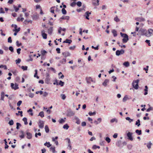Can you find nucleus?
<instances>
[{"mask_svg":"<svg viewBox=\"0 0 153 153\" xmlns=\"http://www.w3.org/2000/svg\"><path fill=\"white\" fill-rule=\"evenodd\" d=\"M59 78H60L61 79H63L64 77V76L62 74V72H60L59 73Z\"/></svg>","mask_w":153,"mask_h":153,"instance_id":"32","label":"nucleus"},{"mask_svg":"<svg viewBox=\"0 0 153 153\" xmlns=\"http://www.w3.org/2000/svg\"><path fill=\"white\" fill-rule=\"evenodd\" d=\"M135 20L139 22L144 21H145V19L142 17L136 18L135 19Z\"/></svg>","mask_w":153,"mask_h":153,"instance_id":"12","label":"nucleus"},{"mask_svg":"<svg viewBox=\"0 0 153 153\" xmlns=\"http://www.w3.org/2000/svg\"><path fill=\"white\" fill-rule=\"evenodd\" d=\"M22 120L24 122V124L25 125H26L28 124V122H27V119L26 117H24Z\"/></svg>","mask_w":153,"mask_h":153,"instance_id":"27","label":"nucleus"},{"mask_svg":"<svg viewBox=\"0 0 153 153\" xmlns=\"http://www.w3.org/2000/svg\"><path fill=\"white\" fill-rule=\"evenodd\" d=\"M74 114V113L72 111H69L68 113V115L70 116H73Z\"/></svg>","mask_w":153,"mask_h":153,"instance_id":"26","label":"nucleus"},{"mask_svg":"<svg viewBox=\"0 0 153 153\" xmlns=\"http://www.w3.org/2000/svg\"><path fill=\"white\" fill-rule=\"evenodd\" d=\"M21 68L23 71H25L27 70V67L22 66L21 67Z\"/></svg>","mask_w":153,"mask_h":153,"instance_id":"48","label":"nucleus"},{"mask_svg":"<svg viewBox=\"0 0 153 153\" xmlns=\"http://www.w3.org/2000/svg\"><path fill=\"white\" fill-rule=\"evenodd\" d=\"M60 19H67L68 20L69 19V17L68 16H62Z\"/></svg>","mask_w":153,"mask_h":153,"instance_id":"20","label":"nucleus"},{"mask_svg":"<svg viewBox=\"0 0 153 153\" xmlns=\"http://www.w3.org/2000/svg\"><path fill=\"white\" fill-rule=\"evenodd\" d=\"M11 87L12 89L16 90L19 88L18 85L17 84L15 83L14 84L13 83H11Z\"/></svg>","mask_w":153,"mask_h":153,"instance_id":"6","label":"nucleus"},{"mask_svg":"<svg viewBox=\"0 0 153 153\" xmlns=\"http://www.w3.org/2000/svg\"><path fill=\"white\" fill-rule=\"evenodd\" d=\"M8 123L10 125H12L13 124V121L12 120H10L9 122Z\"/></svg>","mask_w":153,"mask_h":153,"instance_id":"62","label":"nucleus"},{"mask_svg":"<svg viewBox=\"0 0 153 153\" xmlns=\"http://www.w3.org/2000/svg\"><path fill=\"white\" fill-rule=\"evenodd\" d=\"M76 4V3L75 2H73L71 3L70 5L72 7H74Z\"/></svg>","mask_w":153,"mask_h":153,"instance_id":"57","label":"nucleus"},{"mask_svg":"<svg viewBox=\"0 0 153 153\" xmlns=\"http://www.w3.org/2000/svg\"><path fill=\"white\" fill-rule=\"evenodd\" d=\"M66 118H65L64 119L62 118L61 119H60L59 121V122L60 123L62 124L63 123H64L65 122V119Z\"/></svg>","mask_w":153,"mask_h":153,"instance_id":"33","label":"nucleus"},{"mask_svg":"<svg viewBox=\"0 0 153 153\" xmlns=\"http://www.w3.org/2000/svg\"><path fill=\"white\" fill-rule=\"evenodd\" d=\"M109 80L108 79H105L102 83V85L105 86H106L107 85V84L109 82Z\"/></svg>","mask_w":153,"mask_h":153,"instance_id":"17","label":"nucleus"},{"mask_svg":"<svg viewBox=\"0 0 153 153\" xmlns=\"http://www.w3.org/2000/svg\"><path fill=\"white\" fill-rule=\"evenodd\" d=\"M44 122L43 121L39 120V127L40 128H43L44 126Z\"/></svg>","mask_w":153,"mask_h":153,"instance_id":"9","label":"nucleus"},{"mask_svg":"<svg viewBox=\"0 0 153 153\" xmlns=\"http://www.w3.org/2000/svg\"><path fill=\"white\" fill-rule=\"evenodd\" d=\"M8 42L11 43L12 42V40L11 37H9L8 39Z\"/></svg>","mask_w":153,"mask_h":153,"instance_id":"58","label":"nucleus"},{"mask_svg":"<svg viewBox=\"0 0 153 153\" xmlns=\"http://www.w3.org/2000/svg\"><path fill=\"white\" fill-rule=\"evenodd\" d=\"M62 13L63 14H66L67 13V11H66V10L64 8H63L62 9Z\"/></svg>","mask_w":153,"mask_h":153,"instance_id":"49","label":"nucleus"},{"mask_svg":"<svg viewBox=\"0 0 153 153\" xmlns=\"http://www.w3.org/2000/svg\"><path fill=\"white\" fill-rule=\"evenodd\" d=\"M123 65L126 67H128L130 65L129 63L128 62H125L123 63Z\"/></svg>","mask_w":153,"mask_h":153,"instance_id":"21","label":"nucleus"},{"mask_svg":"<svg viewBox=\"0 0 153 153\" xmlns=\"http://www.w3.org/2000/svg\"><path fill=\"white\" fill-rule=\"evenodd\" d=\"M77 5L79 7H80L82 5V3L80 1H78L76 3Z\"/></svg>","mask_w":153,"mask_h":153,"instance_id":"50","label":"nucleus"},{"mask_svg":"<svg viewBox=\"0 0 153 153\" xmlns=\"http://www.w3.org/2000/svg\"><path fill=\"white\" fill-rule=\"evenodd\" d=\"M45 130L46 133H48L49 132V128L47 125H46L45 126Z\"/></svg>","mask_w":153,"mask_h":153,"instance_id":"35","label":"nucleus"},{"mask_svg":"<svg viewBox=\"0 0 153 153\" xmlns=\"http://www.w3.org/2000/svg\"><path fill=\"white\" fill-rule=\"evenodd\" d=\"M120 34L121 36L123 38L122 39V42L123 43H126L129 39L128 35L126 33H123L122 32L120 33Z\"/></svg>","mask_w":153,"mask_h":153,"instance_id":"1","label":"nucleus"},{"mask_svg":"<svg viewBox=\"0 0 153 153\" xmlns=\"http://www.w3.org/2000/svg\"><path fill=\"white\" fill-rule=\"evenodd\" d=\"M140 120L139 119H138L136 122L135 125H137V126L139 127L140 125Z\"/></svg>","mask_w":153,"mask_h":153,"instance_id":"38","label":"nucleus"},{"mask_svg":"<svg viewBox=\"0 0 153 153\" xmlns=\"http://www.w3.org/2000/svg\"><path fill=\"white\" fill-rule=\"evenodd\" d=\"M32 18L33 20H36L38 19V16L37 15H33Z\"/></svg>","mask_w":153,"mask_h":153,"instance_id":"46","label":"nucleus"},{"mask_svg":"<svg viewBox=\"0 0 153 153\" xmlns=\"http://www.w3.org/2000/svg\"><path fill=\"white\" fill-rule=\"evenodd\" d=\"M11 27H14V29L13 30V31H16L17 32H19V27L17 28V26L16 25L12 24L11 25Z\"/></svg>","mask_w":153,"mask_h":153,"instance_id":"8","label":"nucleus"},{"mask_svg":"<svg viewBox=\"0 0 153 153\" xmlns=\"http://www.w3.org/2000/svg\"><path fill=\"white\" fill-rule=\"evenodd\" d=\"M139 81V79L134 81L132 82V85L133 88L135 89H137L138 88V83Z\"/></svg>","mask_w":153,"mask_h":153,"instance_id":"2","label":"nucleus"},{"mask_svg":"<svg viewBox=\"0 0 153 153\" xmlns=\"http://www.w3.org/2000/svg\"><path fill=\"white\" fill-rule=\"evenodd\" d=\"M153 35V30L152 29H149L147 30L146 36L149 37Z\"/></svg>","mask_w":153,"mask_h":153,"instance_id":"3","label":"nucleus"},{"mask_svg":"<svg viewBox=\"0 0 153 153\" xmlns=\"http://www.w3.org/2000/svg\"><path fill=\"white\" fill-rule=\"evenodd\" d=\"M9 49L10 51L12 52H13V47L12 46H10L9 48Z\"/></svg>","mask_w":153,"mask_h":153,"instance_id":"64","label":"nucleus"},{"mask_svg":"<svg viewBox=\"0 0 153 153\" xmlns=\"http://www.w3.org/2000/svg\"><path fill=\"white\" fill-rule=\"evenodd\" d=\"M153 109L151 107H150L147 110V112H149L151 110H152Z\"/></svg>","mask_w":153,"mask_h":153,"instance_id":"63","label":"nucleus"},{"mask_svg":"<svg viewBox=\"0 0 153 153\" xmlns=\"http://www.w3.org/2000/svg\"><path fill=\"white\" fill-rule=\"evenodd\" d=\"M53 31V27H50L48 29V33L50 35L51 34L52 32Z\"/></svg>","mask_w":153,"mask_h":153,"instance_id":"15","label":"nucleus"},{"mask_svg":"<svg viewBox=\"0 0 153 153\" xmlns=\"http://www.w3.org/2000/svg\"><path fill=\"white\" fill-rule=\"evenodd\" d=\"M132 133L128 132L127 134V136L128 137V139L131 141L133 140V138L132 136Z\"/></svg>","mask_w":153,"mask_h":153,"instance_id":"7","label":"nucleus"},{"mask_svg":"<svg viewBox=\"0 0 153 153\" xmlns=\"http://www.w3.org/2000/svg\"><path fill=\"white\" fill-rule=\"evenodd\" d=\"M44 145L45 146H47L48 148L50 147L51 146V145L50 144L49 142H46L44 143Z\"/></svg>","mask_w":153,"mask_h":153,"instance_id":"29","label":"nucleus"},{"mask_svg":"<svg viewBox=\"0 0 153 153\" xmlns=\"http://www.w3.org/2000/svg\"><path fill=\"white\" fill-rule=\"evenodd\" d=\"M64 82H62L61 80H60L59 83H57V85H60L61 86H62L64 85Z\"/></svg>","mask_w":153,"mask_h":153,"instance_id":"28","label":"nucleus"},{"mask_svg":"<svg viewBox=\"0 0 153 153\" xmlns=\"http://www.w3.org/2000/svg\"><path fill=\"white\" fill-rule=\"evenodd\" d=\"M38 116H40L41 117H44V112L42 111L40 112L38 115Z\"/></svg>","mask_w":153,"mask_h":153,"instance_id":"30","label":"nucleus"},{"mask_svg":"<svg viewBox=\"0 0 153 153\" xmlns=\"http://www.w3.org/2000/svg\"><path fill=\"white\" fill-rule=\"evenodd\" d=\"M126 120H128L130 123H131L133 121V119H131L130 117H126Z\"/></svg>","mask_w":153,"mask_h":153,"instance_id":"41","label":"nucleus"},{"mask_svg":"<svg viewBox=\"0 0 153 153\" xmlns=\"http://www.w3.org/2000/svg\"><path fill=\"white\" fill-rule=\"evenodd\" d=\"M41 53L42 55H44L47 53V52L45 50L42 51Z\"/></svg>","mask_w":153,"mask_h":153,"instance_id":"61","label":"nucleus"},{"mask_svg":"<svg viewBox=\"0 0 153 153\" xmlns=\"http://www.w3.org/2000/svg\"><path fill=\"white\" fill-rule=\"evenodd\" d=\"M32 21L31 20H26L24 22V23H25V24H28V23H29L30 22H31V23Z\"/></svg>","mask_w":153,"mask_h":153,"instance_id":"60","label":"nucleus"},{"mask_svg":"<svg viewBox=\"0 0 153 153\" xmlns=\"http://www.w3.org/2000/svg\"><path fill=\"white\" fill-rule=\"evenodd\" d=\"M69 128V126H68V125L67 124H66L64 125L63 127V128L64 129H65L66 130H67Z\"/></svg>","mask_w":153,"mask_h":153,"instance_id":"34","label":"nucleus"},{"mask_svg":"<svg viewBox=\"0 0 153 153\" xmlns=\"http://www.w3.org/2000/svg\"><path fill=\"white\" fill-rule=\"evenodd\" d=\"M61 98L62 100H65L66 98V96L65 94H62L60 95Z\"/></svg>","mask_w":153,"mask_h":153,"instance_id":"47","label":"nucleus"},{"mask_svg":"<svg viewBox=\"0 0 153 153\" xmlns=\"http://www.w3.org/2000/svg\"><path fill=\"white\" fill-rule=\"evenodd\" d=\"M91 12H89V11H87L85 13L84 16H85V18L86 19L88 20L89 19L88 17L89 16V15L91 14Z\"/></svg>","mask_w":153,"mask_h":153,"instance_id":"10","label":"nucleus"},{"mask_svg":"<svg viewBox=\"0 0 153 153\" xmlns=\"http://www.w3.org/2000/svg\"><path fill=\"white\" fill-rule=\"evenodd\" d=\"M42 36L43 39H46L47 38V34L45 33L44 30H42L41 31Z\"/></svg>","mask_w":153,"mask_h":153,"instance_id":"11","label":"nucleus"},{"mask_svg":"<svg viewBox=\"0 0 153 153\" xmlns=\"http://www.w3.org/2000/svg\"><path fill=\"white\" fill-rule=\"evenodd\" d=\"M13 7L16 12H17L19 10V5L18 6V7H16L14 5H13Z\"/></svg>","mask_w":153,"mask_h":153,"instance_id":"45","label":"nucleus"},{"mask_svg":"<svg viewBox=\"0 0 153 153\" xmlns=\"http://www.w3.org/2000/svg\"><path fill=\"white\" fill-rule=\"evenodd\" d=\"M97 2H94L92 1V4L94 6H97L99 5V1H97Z\"/></svg>","mask_w":153,"mask_h":153,"instance_id":"24","label":"nucleus"},{"mask_svg":"<svg viewBox=\"0 0 153 153\" xmlns=\"http://www.w3.org/2000/svg\"><path fill=\"white\" fill-rule=\"evenodd\" d=\"M147 30L143 29H141L139 31V34L141 35H144L146 36Z\"/></svg>","mask_w":153,"mask_h":153,"instance_id":"4","label":"nucleus"},{"mask_svg":"<svg viewBox=\"0 0 153 153\" xmlns=\"http://www.w3.org/2000/svg\"><path fill=\"white\" fill-rule=\"evenodd\" d=\"M72 42V40L70 39H66L63 42V43H68V44H71Z\"/></svg>","mask_w":153,"mask_h":153,"instance_id":"19","label":"nucleus"},{"mask_svg":"<svg viewBox=\"0 0 153 153\" xmlns=\"http://www.w3.org/2000/svg\"><path fill=\"white\" fill-rule=\"evenodd\" d=\"M152 144V143L151 141L147 144V147L148 149H150L151 148Z\"/></svg>","mask_w":153,"mask_h":153,"instance_id":"23","label":"nucleus"},{"mask_svg":"<svg viewBox=\"0 0 153 153\" xmlns=\"http://www.w3.org/2000/svg\"><path fill=\"white\" fill-rule=\"evenodd\" d=\"M112 32L114 35V36L115 37L117 36V31L115 30H113Z\"/></svg>","mask_w":153,"mask_h":153,"instance_id":"37","label":"nucleus"},{"mask_svg":"<svg viewBox=\"0 0 153 153\" xmlns=\"http://www.w3.org/2000/svg\"><path fill=\"white\" fill-rule=\"evenodd\" d=\"M67 148L70 150H71L72 149V147H71V143L68 144Z\"/></svg>","mask_w":153,"mask_h":153,"instance_id":"51","label":"nucleus"},{"mask_svg":"<svg viewBox=\"0 0 153 153\" xmlns=\"http://www.w3.org/2000/svg\"><path fill=\"white\" fill-rule=\"evenodd\" d=\"M100 146H97L96 145H94L92 147V149H96L97 148L100 149Z\"/></svg>","mask_w":153,"mask_h":153,"instance_id":"44","label":"nucleus"},{"mask_svg":"<svg viewBox=\"0 0 153 153\" xmlns=\"http://www.w3.org/2000/svg\"><path fill=\"white\" fill-rule=\"evenodd\" d=\"M135 132L138 135H140L141 134V130H139L138 129H137L135 131Z\"/></svg>","mask_w":153,"mask_h":153,"instance_id":"31","label":"nucleus"},{"mask_svg":"<svg viewBox=\"0 0 153 153\" xmlns=\"http://www.w3.org/2000/svg\"><path fill=\"white\" fill-rule=\"evenodd\" d=\"M116 146L120 147H122L123 146L121 145V142L120 141H118L116 143Z\"/></svg>","mask_w":153,"mask_h":153,"instance_id":"18","label":"nucleus"},{"mask_svg":"<svg viewBox=\"0 0 153 153\" xmlns=\"http://www.w3.org/2000/svg\"><path fill=\"white\" fill-rule=\"evenodd\" d=\"M105 140L108 143H109L111 141V139L108 137H106Z\"/></svg>","mask_w":153,"mask_h":153,"instance_id":"55","label":"nucleus"},{"mask_svg":"<svg viewBox=\"0 0 153 153\" xmlns=\"http://www.w3.org/2000/svg\"><path fill=\"white\" fill-rule=\"evenodd\" d=\"M27 139H30L32 137V134L31 133L29 132H27Z\"/></svg>","mask_w":153,"mask_h":153,"instance_id":"16","label":"nucleus"},{"mask_svg":"<svg viewBox=\"0 0 153 153\" xmlns=\"http://www.w3.org/2000/svg\"><path fill=\"white\" fill-rule=\"evenodd\" d=\"M97 2H94L92 1V4L94 6H97L99 5V1H97Z\"/></svg>","mask_w":153,"mask_h":153,"instance_id":"25","label":"nucleus"},{"mask_svg":"<svg viewBox=\"0 0 153 153\" xmlns=\"http://www.w3.org/2000/svg\"><path fill=\"white\" fill-rule=\"evenodd\" d=\"M127 147L129 149H131L132 147V145L131 144H129L127 145Z\"/></svg>","mask_w":153,"mask_h":153,"instance_id":"56","label":"nucleus"},{"mask_svg":"<svg viewBox=\"0 0 153 153\" xmlns=\"http://www.w3.org/2000/svg\"><path fill=\"white\" fill-rule=\"evenodd\" d=\"M50 149L53 152V153H55L56 152L55 150V147H51L50 148Z\"/></svg>","mask_w":153,"mask_h":153,"instance_id":"39","label":"nucleus"},{"mask_svg":"<svg viewBox=\"0 0 153 153\" xmlns=\"http://www.w3.org/2000/svg\"><path fill=\"white\" fill-rule=\"evenodd\" d=\"M34 96V94H33L32 93H30L28 94V96L31 97V98H33V97Z\"/></svg>","mask_w":153,"mask_h":153,"instance_id":"59","label":"nucleus"},{"mask_svg":"<svg viewBox=\"0 0 153 153\" xmlns=\"http://www.w3.org/2000/svg\"><path fill=\"white\" fill-rule=\"evenodd\" d=\"M88 114L90 116L94 115L96 114V112L94 111L93 112H92L91 111H90L88 113Z\"/></svg>","mask_w":153,"mask_h":153,"instance_id":"43","label":"nucleus"},{"mask_svg":"<svg viewBox=\"0 0 153 153\" xmlns=\"http://www.w3.org/2000/svg\"><path fill=\"white\" fill-rule=\"evenodd\" d=\"M62 55L65 57H66L70 56V53L68 52H65L62 53Z\"/></svg>","mask_w":153,"mask_h":153,"instance_id":"14","label":"nucleus"},{"mask_svg":"<svg viewBox=\"0 0 153 153\" xmlns=\"http://www.w3.org/2000/svg\"><path fill=\"white\" fill-rule=\"evenodd\" d=\"M114 20L116 22H118L120 21L119 19L118 18L117 16L114 18Z\"/></svg>","mask_w":153,"mask_h":153,"instance_id":"54","label":"nucleus"},{"mask_svg":"<svg viewBox=\"0 0 153 153\" xmlns=\"http://www.w3.org/2000/svg\"><path fill=\"white\" fill-rule=\"evenodd\" d=\"M74 120H76V123L77 124H79L80 123V121L79 118L76 116H74Z\"/></svg>","mask_w":153,"mask_h":153,"instance_id":"13","label":"nucleus"},{"mask_svg":"<svg viewBox=\"0 0 153 153\" xmlns=\"http://www.w3.org/2000/svg\"><path fill=\"white\" fill-rule=\"evenodd\" d=\"M115 121H116V123L117 122V120L115 118L112 119L110 120V122L111 123H113Z\"/></svg>","mask_w":153,"mask_h":153,"instance_id":"52","label":"nucleus"},{"mask_svg":"<svg viewBox=\"0 0 153 153\" xmlns=\"http://www.w3.org/2000/svg\"><path fill=\"white\" fill-rule=\"evenodd\" d=\"M128 99V98L127 96V95H126L124 96V98L123 99V102H125L126 100H127Z\"/></svg>","mask_w":153,"mask_h":153,"instance_id":"40","label":"nucleus"},{"mask_svg":"<svg viewBox=\"0 0 153 153\" xmlns=\"http://www.w3.org/2000/svg\"><path fill=\"white\" fill-rule=\"evenodd\" d=\"M37 74V70H35V74H34V76L35 77H36L37 78V79H39V77L38 76H36V75Z\"/></svg>","mask_w":153,"mask_h":153,"instance_id":"53","label":"nucleus"},{"mask_svg":"<svg viewBox=\"0 0 153 153\" xmlns=\"http://www.w3.org/2000/svg\"><path fill=\"white\" fill-rule=\"evenodd\" d=\"M50 80V79L49 78V74H47L46 78L45 79V81L47 83H48L49 82Z\"/></svg>","mask_w":153,"mask_h":153,"instance_id":"22","label":"nucleus"},{"mask_svg":"<svg viewBox=\"0 0 153 153\" xmlns=\"http://www.w3.org/2000/svg\"><path fill=\"white\" fill-rule=\"evenodd\" d=\"M125 52V51L123 49H121L120 51L117 50L116 51V54L117 56L123 54Z\"/></svg>","mask_w":153,"mask_h":153,"instance_id":"5","label":"nucleus"},{"mask_svg":"<svg viewBox=\"0 0 153 153\" xmlns=\"http://www.w3.org/2000/svg\"><path fill=\"white\" fill-rule=\"evenodd\" d=\"M87 82L88 83H90L91 82L90 81H91L92 82H93V81L92 80V78H91V77H89L87 79Z\"/></svg>","mask_w":153,"mask_h":153,"instance_id":"36","label":"nucleus"},{"mask_svg":"<svg viewBox=\"0 0 153 153\" xmlns=\"http://www.w3.org/2000/svg\"><path fill=\"white\" fill-rule=\"evenodd\" d=\"M66 59L64 58L62 60L60 61V62L62 64H65V63L66 62Z\"/></svg>","mask_w":153,"mask_h":153,"instance_id":"42","label":"nucleus"}]
</instances>
